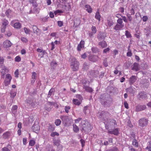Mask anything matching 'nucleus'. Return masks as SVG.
I'll return each instance as SVG.
<instances>
[{
    "label": "nucleus",
    "instance_id": "7ed1b4c3",
    "mask_svg": "<svg viewBox=\"0 0 151 151\" xmlns=\"http://www.w3.org/2000/svg\"><path fill=\"white\" fill-rule=\"evenodd\" d=\"M69 60L71 62L70 66L72 70L73 71L77 70L79 68V62L77 61L75 58L72 56L70 57Z\"/></svg>",
    "mask_w": 151,
    "mask_h": 151
},
{
    "label": "nucleus",
    "instance_id": "e433bc0d",
    "mask_svg": "<svg viewBox=\"0 0 151 151\" xmlns=\"http://www.w3.org/2000/svg\"><path fill=\"white\" fill-rule=\"evenodd\" d=\"M8 23L9 22L7 20L5 19H4L3 20V26H5L6 27V26L8 24Z\"/></svg>",
    "mask_w": 151,
    "mask_h": 151
},
{
    "label": "nucleus",
    "instance_id": "c85d7f7f",
    "mask_svg": "<svg viewBox=\"0 0 151 151\" xmlns=\"http://www.w3.org/2000/svg\"><path fill=\"white\" fill-rule=\"evenodd\" d=\"M29 1L30 4H32L33 6L35 7L37 6V4L36 0H29Z\"/></svg>",
    "mask_w": 151,
    "mask_h": 151
},
{
    "label": "nucleus",
    "instance_id": "2eb2a0df",
    "mask_svg": "<svg viewBox=\"0 0 151 151\" xmlns=\"http://www.w3.org/2000/svg\"><path fill=\"white\" fill-rule=\"evenodd\" d=\"M107 25L109 27H110L113 25L114 22L110 18H108L107 19Z\"/></svg>",
    "mask_w": 151,
    "mask_h": 151
},
{
    "label": "nucleus",
    "instance_id": "de8ad7c7",
    "mask_svg": "<svg viewBox=\"0 0 151 151\" xmlns=\"http://www.w3.org/2000/svg\"><path fill=\"white\" fill-rule=\"evenodd\" d=\"M70 109V106H65V112L67 113H68L69 112V110Z\"/></svg>",
    "mask_w": 151,
    "mask_h": 151
},
{
    "label": "nucleus",
    "instance_id": "f257e3e1",
    "mask_svg": "<svg viewBox=\"0 0 151 151\" xmlns=\"http://www.w3.org/2000/svg\"><path fill=\"white\" fill-rule=\"evenodd\" d=\"M98 114L100 117H103L104 118V123L106 129L110 130L115 128V126L116 125V121L114 120H111L106 118V116L109 115V113L103 111L101 113L99 112Z\"/></svg>",
    "mask_w": 151,
    "mask_h": 151
},
{
    "label": "nucleus",
    "instance_id": "5fc2aeb1",
    "mask_svg": "<svg viewBox=\"0 0 151 151\" xmlns=\"http://www.w3.org/2000/svg\"><path fill=\"white\" fill-rule=\"evenodd\" d=\"M125 32H126L125 35H126L127 37V38H129V37H131V34H130V33L128 31H126Z\"/></svg>",
    "mask_w": 151,
    "mask_h": 151
},
{
    "label": "nucleus",
    "instance_id": "c03bdc74",
    "mask_svg": "<svg viewBox=\"0 0 151 151\" xmlns=\"http://www.w3.org/2000/svg\"><path fill=\"white\" fill-rule=\"evenodd\" d=\"M33 29V32L34 33H37L38 31L37 30L38 29L37 27L36 26H33L32 27Z\"/></svg>",
    "mask_w": 151,
    "mask_h": 151
},
{
    "label": "nucleus",
    "instance_id": "ea45409f",
    "mask_svg": "<svg viewBox=\"0 0 151 151\" xmlns=\"http://www.w3.org/2000/svg\"><path fill=\"white\" fill-rule=\"evenodd\" d=\"M59 135V134L56 132H53L51 134L50 136L53 137L55 136H58Z\"/></svg>",
    "mask_w": 151,
    "mask_h": 151
},
{
    "label": "nucleus",
    "instance_id": "052dcab7",
    "mask_svg": "<svg viewBox=\"0 0 151 151\" xmlns=\"http://www.w3.org/2000/svg\"><path fill=\"white\" fill-rule=\"evenodd\" d=\"M142 19L144 22H146L148 20V18L146 16H144L142 18Z\"/></svg>",
    "mask_w": 151,
    "mask_h": 151
},
{
    "label": "nucleus",
    "instance_id": "5701e85b",
    "mask_svg": "<svg viewBox=\"0 0 151 151\" xmlns=\"http://www.w3.org/2000/svg\"><path fill=\"white\" fill-rule=\"evenodd\" d=\"M133 70H134L137 71L139 70L138 64L137 63H135L134 64L133 67L132 69Z\"/></svg>",
    "mask_w": 151,
    "mask_h": 151
},
{
    "label": "nucleus",
    "instance_id": "bb28decb",
    "mask_svg": "<svg viewBox=\"0 0 151 151\" xmlns=\"http://www.w3.org/2000/svg\"><path fill=\"white\" fill-rule=\"evenodd\" d=\"M17 105H14L12 106V111L13 114H15L17 112Z\"/></svg>",
    "mask_w": 151,
    "mask_h": 151
},
{
    "label": "nucleus",
    "instance_id": "774afa93",
    "mask_svg": "<svg viewBox=\"0 0 151 151\" xmlns=\"http://www.w3.org/2000/svg\"><path fill=\"white\" fill-rule=\"evenodd\" d=\"M11 11L10 10H8L6 11V12L5 14L8 17L9 15V14L11 13Z\"/></svg>",
    "mask_w": 151,
    "mask_h": 151
},
{
    "label": "nucleus",
    "instance_id": "473e14b6",
    "mask_svg": "<svg viewBox=\"0 0 151 151\" xmlns=\"http://www.w3.org/2000/svg\"><path fill=\"white\" fill-rule=\"evenodd\" d=\"M105 95V94H103L102 95H101V97L100 98H101L100 101L101 102V103L103 104H105V102H106V99H103V96Z\"/></svg>",
    "mask_w": 151,
    "mask_h": 151
},
{
    "label": "nucleus",
    "instance_id": "423d86ee",
    "mask_svg": "<svg viewBox=\"0 0 151 151\" xmlns=\"http://www.w3.org/2000/svg\"><path fill=\"white\" fill-rule=\"evenodd\" d=\"M139 122L140 126L144 127L147 124L148 120L144 118L141 119L139 120Z\"/></svg>",
    "mask_w": 151,
    "mask_h": 151
},
{
    "label": "nucleus",
    "instance_id": "a878e982",
    "mask_svg": "<svg viewBox=\"0 0 151 151\" xmlns=\"http://www.w3.org/2000/svg\"><path fill=\"white\" fill-rule=\"evenodd\" d=\"M53 143L55 145L58 147H60L62 148L61 145L60 146V142L59 140H54Z\"/></svg>",
    "mask_w": 151,
    "mask_h": 151
},
{
    "label": "nucleus",
    "instance_id": "ddd939ff",
    "mask_svg": "<svg viewBox=\"0 0 151 151\" xmlns=\"http://www.w3.org/2000/svg\"><path fill=\"white\" fill-rule=\"evenodd\" d=\"M81 23L80 19L79 18H76L74 21V25L76 27L78 26Z\"/></svg>",
    "mask_w": 151,
    "mask_h": 151
},
{
    "label": "nucleus",
    "instance_id": "412c9836",
    "mask_svg": "<svg viewBox=\"0 0 151 151\" xmlns=\"http://www.w3.org/2000/svg\"><path fill=\"white\" fill-rule=\"evenodd\" d=\"M11 146L9 145L6 147H5L2 149V151H11Z\"/></svg>",
    "mask_w": 151,
    "mask_h": 151
},
{
    "label": "nucleus",
    "instance_id": "2f4dec72",
    "mask_svg": "<svg viewBox=\"0 0 151 151\" xmlns=\"http://www.w3.org/2000/svg\"><path fill=\"white\" fill-rule=\"evenodd\" d=\"M89 67L88 64L86 63L85 62L83 63V68L84 70H87Z\"/></svg>",
    "mask_w": 151,
    "mask_h": 151
},
{
    "label": "nucleus",
    "instance_id": "e2e57ef3",
    "mask_svg": "<svg viewBox=\"0 0 151 151\" xmlns=\"http://www.w3.org/2000/svg\"><path fill=\"white\" fill-rule=\"evenodd\" d=\"M62 12H63L62 11L58 10L54 12V14L55 15H56L58 13H61Z\"/></svg>",
    "mask_w": 151,
    "mask_h": 151
},
{
    "label": "nucleus",
    "instance_id": "b1692460",
    "mask_svg": "<svg viewBox=\"0 0 151 151\" xmlns=\"http://www.w3.org/2000/svg\"><path fill=\"white\" fill-rule=\"evenodd\" d=\"M13 26L15 28L19 29L21 28V25L19 22H16L14 24Z\"/></svg>",
    "mask_w": 151,
    "mask_h": 151
},
{
    "label": "nucleus",
    "instance_id": "4be33fe9",
    "mask_svg": "<svg viewBox=\"0 0 151 151\" xmlns=\"http://www.w3.org/2000/svg\"><path fill=\"white\" fill-rule=\"evenodd\" d=\"M85 9L88 13H90L91 12L92 9L89 5H86L85 6Z\"/></svg>",
    "mask_w": 151,
    "mask_h": 151
},
{
    "label": "nucleus",
    "instance_id": "6e6d98bb",
    "mask_svg": "<svg viewBox=\"0 0 151 151\" xmlns=\"http://www.w3.org/2000/svg\"><path fill=\"white\" fill-rule=\"evenodd\" d=\"M21 40L24 42H28L27 40L24 37H22L21 38Z\"/></svg>",
    "mask_w": 151,
    "mask_h": 151
},
{
    "label": "nucleus",
    "instance_id": "f704fd0d",
    "mask_svg": "<svg viewBox=\"0 0 151 151\" xmlns=\"http://www.w3.org/2000/svg\"><path fill=\"white\" fill-rule=\"evenodd\" d=\"M95 17V18L98 19L99 21L100 20L101 15L99 12H96Z\"/></svg>",
    "mask_w": 151,
    "mask_h": 151
},
{
    "label": "nucleus",
    "instance_id": "0eeeda50",
    "mask_svg": "<svg viewBox=\"0 0 151 151\" xmlns=\"http://www.w3.org/2000/svg\"><path fill=\"white\" fill-rule=\"evenodd\" d=\"M146 108L145 105H138L136 106L135 111L137 112L142 111L145 109Z\"/></svg>",
    "mask_w": 151,
    "mask_h": 151
},
{
    "label": "nucleus",
    "instance_id": "8fccbe9b",
    "mask_svg": "<svg viewBox=\"0 0 151 151\" xmlns=\"http://www.w3.org/2000/svg\"><path fill=\"white\" fill-rule=\"evenodd\" d=\"M128 148L130 151H137L136 149H134L132 146H129Z\"/></svg>",
    "mask_w": 151,
    "mask_h": 151
},
{
    "label": "nucleus",
    "instance_id": "49530a36",
    "mask_svg": "<svg viewBox=\"0 0 151 151\" xmlns=\"http://www.w3.org/2000/svg\"><path fill=\"white\" fill-rule=\"evenodd\" d=\"M91 50L93 52L96 53L98 51V49L97 48L94 47L92 48Z\"/></svg>",
    "mask_w": 151,
    "mask_h": 151
},
{
    "label": "nucleus",
    "instance_id": "c9c22d12",
    "mask_svg": "<svg viewBox=\"0 0 151 151\" xmlns=\"http://www.w3.org/2000/svg\"><path fill=\"white\" fill-rule=\"evenodd\" d=\"M148 146L146 148V149H148V151H151V141L148 142Z\"/></svg>",
    "mask_w": 151,
    "mask_h": 151
},
{
    "label": "nucleus",
    "instance_id": "c756f323",
    "mask_svg": "<svg viewBox=\"0 0 151 151\" xmlns=\"http://www.w3.org/2000/svg\"><path fill=\"white\" fill-rule=\"evenodd\" d=\"M73 103L76 105H79L81 104L80 102L77 99H74L73 100Z\"/></svg>",
    "mask_w": 151,
    "mask_h": 151
},
{
    "label": "nucleus",
    "instance_id": "a18cd8bd",
    "mask_svg": "<svg viewBox=\"0 0 151 151\" xmlns=\"http://www.w3.org/2000/svg\"><path fill=\"white\" fill-rule=\"evenodd\" d=\"M1 74L2 75V78H4V75L6 74V70L4 69H2L1 71Z\"/></svg>",
    "mask_w": 151,
    "mask_h": 151
},
{
    "label": "nucleus",
    "instance_id": "58836bf2",
    "mask_svg": "<svg viewBox=\"0 0 151 151\" xmlns=\"http://www.w3.org/2000/svg\"><path fill=\"white\" fill-rule=\"evenodd\" d=\"M61 123V121L60 119H57L55 120V124L56 126L59 125Z\"/></svg>",
    "mask_w": 151,
    "mask_h": 151
},
{
    "label": "nucleus",
    "instance_id": "bf43d9fd",
    "mask_svg": "<svg viewBox=\"0 0 151 151\" xmlns=\"http://www.w3.org/2000/svg\"><path fill=\"white\" fill-rule=\"evenodd\" d=\"M10 94L11 95V97L12 98H14L16 96V93L15 92H11Z\"/></svg>",
    "mask_w": 151,
    "mask_h": 151
},
{
    "label": "nucleus",
    "instance_id": "603ef678",
    "mask_svg": "<svg viewBox=\"0 0 151 151\" xmlns=\"http://www.w3.org/2000/svg\"><path fill=\"white\" fill-rule=\"evenodd\" d=\"M45 109L46 110L48 111H50L51 109L50 106L47 105V104L45 106Z\"/></svg>",
    "mask_w": 151,
    "mask_h": 151
},
{
    "label": "nucleus",
    "instance_id": "7c9ffc66",
    "mask_svg": "<svg viewBox=\"0 0 151 151\" xmlns=\"http://www.w3.org/2000/svg\"><path fill=\"white\" fill-rule=\"evenodd\" d=\"M10 133L9 132H6L3 134V138L4 139H6L10 136Z\"/></svg>",
    "mask_w": 151,
    "mask_h": 151
},
{
    "label": "nucleus",
    "instance_id": "4468645a",
    "mask_svg": "<svg viewBox=\"0 0 151 151\" xmlns=\"http://www.w3.org/2000/svg\"><path fill=\"white\" fill-rule=\"evenodd\" d=\"M137 79L136 77L134 76H132L130 78L129 82L130 84H133L136 81Z\"/></svg>",
    "mask_w": 151,
    "mask_h": 151
},
{
    "label": "nucleus",
    "instance_id": "13d9d810",
    "mask_svg": "<svg viewBox=\"0 0 151 151\" xmlns=\"http://www.w3.org/2000/svg\"><path fill=\"white\" fill-rule=\"evenodd\" d=\"M107 61L106 59L104 60V62H103V65L106 67H107L108 65V63H107Z\"/></svg>",
    "mask_w": 151,
    "mask_h": 151
},
{
    "label": "nucleus",
    "instance_id": "864d4df0",
    "mask_svg": "<svg viewBox=\"0 0 151 151\" xmlns=\"http://www.w3.org/2000/svg\"><path fill=\"white\" fill-rule=\"evenodd\" d=\"M117 22L119 24H123L122 19L121 18H119L117 21Z\"/></svg>",
    "mask_w": 151,
    "mask_h": 151
},
{
    "label": "nucleus",
    "instance_id": "4d7b16f0",
    "mask_svg": "<svg viewBox=\"0 0 151 151\" xmlns=\"http://www.w3.org/2000/svg\"><path fill=\"white\" fill-rule=\"evenodd\" d=\"M21 58L19 56H17L15 58V60L16 61L19 62L21 60Z\"/></svg>",
    "mask_w": 151,
    "mask_h": 151
},
{
    "label": "nucleus",
    "instance_id": "f03ea898",
    "mask_svg": "<svg viewBox=\"0 0 151 151\" xmlns=\"http://www.w3.org/2000/svg\"><path fill=\"white\" fill-rule=\"evenodd\" d=\"M80 126L82 128V131H84L87 132L90 131L92 128L91 124L85 120L81 121Z\"/></svg>",
    "mask_w": 151,
    "mask_h": 151
},
{
    "label": "nucleus",
    "instance_id": "09e8293b",
    "mask_svg": "<svg viewBox=\"0 0 151 151\" xmlns=\"http://www.w3.org/2000/svg\"><path fill=\"white\" fill-rule=\"evenodd\" d=\"M24 30L26 34H30V30L29 29H27V28L24 27Z\"/></svg>",
    "mask_w": 151,
    "mask_h": 151
},
{
    "label": "nucleus",
    "instance_id": "6ab92c4d",
    "mask_svg": "<svg viewBox=\"0 0 151 151\" xmlns=\"http://www.w3.org/2000/svg\"><path fill=\"white\" fill-rule=\"evenodd\" d=\"M51 68L54 69L57 66V63L55 61H53L50 63Z\"/></svg>",
    "mask_w": 151,
    "mask_h": 151
},
{
    "label": "nucleus",
    "instance_id": "4c0bfd02",
    "mask_svg": "<svg viewBox=\"0 0 151 151\" xmlns=\"http://www.w3.org/2000/svg\"><path fill=\"white\" fill-rule=\"evenodd\" d=\"M54 91V89L53 88H51L49 91V93L48 95V97H50L52 93Z\"/></svg>",
    "mask_w": 151,
    "mask_h": 151
},
{
    "label": "nucleus",
    "instance_id": "a211bd4d",
    "mask_svg": "<svg viewBox=\"0 0 151 151\" xmlns=\"http://www.w3.org/2000/svg\"><path fill=\"white\" fill-rule=\"evenodd\" d=\"M98 45L102 48H104L107 46V44L105 41H102L99 43Z\"/></svg>",
    "mask_w": 151,
    "mask_h": 151
},
{
    "label": "nucleus",
    "instance_id": "20e7f679",
    "mask_svg": "<svg viewBox=\"0 0 151 151\" xmlns=\"http://www.w3.org/2000/svg\"><path fill=\"white\" fill-rule=\"evenodd\" d=\"M138 99L139 100L142 99H145L147 98V93L144 91H140L138 93L137 96Z\"/></svg>",
    "mask_w": 151,
    "mask_h": 151
},
{
    "label": "nucleus",
    "instance_id": "1a4fd4ad",
    "mask_svg": "<svg viewBox=\"0 0 151 151\" xmlns=\"http://www.w3.org/2000/svg\"><path fill=\"white\" fill-rule=\"evenodd\" d=\"M106 36L105 33L100 32L98 34L97 38L100 41L104 39Z\"/></svg>",
    "mask_w": 151,
    "mask_h": 151
},
{
    "label": "nucleus",
    "instance_id": "cd10ccee",
    "mask_svg": "<svg viewBox=\"0 0 151 151\" xmlns=\"http://www.w3.org/2000/svg\"><path fill=\"white\" fill-rule=\"evenodd\" d=\"M55 129V127L54 125H52L49 124V126L48 128V130L50 132L54 131Z\"/></svg>",
    "mask_w": 151,
    "mask_h": 151
},
{
    "label": "nucleus",
    "instance_id": "37998d69",
    "mask_svg": "<svg viewBox=\"0 0 151 151\" xmlns=\"http://www.w3.org/2000/svg\"><path fill=\"white\" fill-rule=\"evenodd\" d=\"M91 30L93 33L94 34H95L96 32V27L92 26L91 27Z\"/></svg>",
    "mask_w": 151,
    "mask_h": 151
},
{
    "label": "nucleus",
    "instance_id": "72a5a7b5",
    "mask_svg": "<svg viewBox=\"0 0 151 151\" xmlns=\"http://www.w3.org/2000/svg\"><path fill=\"white\" fill-rule=\"evenodd\" d=\"M132 145L135 147H137L138 146V143L135 139H134L132 141Z\"/></svg>",
    "mask_w": 151,
    "mask_h": 151
},
{
    "label": "nucleus",
    "instance_id": "9b49d317",
    "mask_svg": "<svg viewBox=\"0 0 151 151\" xmlns=\"http://www.w3.org/2000/svg\"><path fill=\"white\" fill-rule=\"evenodd\" d=\"M98 57L96 55H91L89 57V60L93 62H96L98 59Z\"/></svg>",
    "mask_w": 151,
    "mask_h": 151
},
{
    "label": "nucleus",
    "instance_id": "79ce46f5",
    "mask_svg": "<svg viewBox=\"0 0 151 151\" xmlns=\"http://www.w3.org/2000/svg\"><path fill=\"white\" fill-rule=\"evenodd\" d=\"M35 144V142L34 140H31L29 141V145L31 146H34Z\"/></svg>",
    "mask_w": 151,
    "mask_h": 151
},
{
    "label": "nucleus",
    "instance_id": "3c124183",
    "mask_svg": "<svg viewBox=\"0 0 151 151\" xmlns=\"http://www.w3.org/2000/svg\"><path fill=\"white\" fill-rule=\"evenodd\" d=\"M36 74L35 72H34L32 73V79H33V80L32 81H35V79L36 77Z\"/></svg>",
    "mask_w": 151,
    "mask_h": 151
},
{
    "label": "nucleus",
    "instance_id": "f3484780",
    "mask_svg": "<svg viewBox=\"0 0 151 151\" xmlns=\"http://www.w3.org/2000/svg\"><path fill=\"white\" fill-rule=\"evenodd\" d=\"M124 26L123 24H117L114 27V29L116 30H120L122 29Z\"/></svg>",
    "mask_w": 151,
    "mask_h": 151
},
{
    "label": "nucleus",
    "instance_id": "69168bd1",
    "mask_svg": "<svg viewBox=\"0 0 151 151\" xmlns=\"http://www.w3.org/2000/svg\"><path fill=\"white\" fill-rule=\"evenodd\" d=\"M109 47H107L104 50L103 52L104 53H106L107 52H109Z\"/></svg>",
    "mask_w": 151,
    "mask_h": 151
},
{
    "label": "nucleus",
    "instance_id": "393cba45",
    "mask_svg": "<svg viewBox=\"0 0 151 151\" xmlns=\"http://www.w3.org/2000/svg\"><path fill=\"white\" fill-rule=\"evenodd\" d=\"M73 130L75 132H78L79 130L78 127L75 124H73Z\"/></svg>",
    "mask_w": 151,
    "mask_h": 151
},
{
    "label": "nucleus",
    "instance_id": "680f3d73",
    "mask_svg": "<svg viewBox=\"0 0 151 151\" xmlns=\"http://www.w3.org/2000/svg\"><path fill=\"white\" fill-rule=\"evenodd\" d=\"M14 75L16 77H18L19 75V72L18 70H17L14 72Z\"/></svg>",
    "mask_w": 151,
    "mask_h": 151
},
{
    "label": "nucleus",
    "instance_id": "a19ab883",
    "mask_svg": "<svg viewBox=\"0 0 151 151\" xmlns=\"http://www.w3.org/2000/svg\"><path fill=\"white\" fill-rule=\"evenodd\" d=\"M126 15L128 19L129 20V21L130 22H131L132 21V17H131V16L130 14L127 13V14Z\"/></svg>",
    "mask_w": 151,
    "mask_h": 151
},
{
    "label": "nucleus",
    "instance_id": "aec40b11",
    "mask_svg": "<svg viewBox=\"0 0 151 151\" xmlns=\"http://www.w3.org/2000/svg\"><path fill=\"white\" fill-rule=\"evenodd\" d=\"M84 41H81L79 44L78 45L77 47V50L78 51H80L81 49L84 47Z\"/></svg>",
    "mask_w": 151,
    "mask_h": 151
},
{
    "label": "nucleus",
    "instance_id": "dca6fc26",
    "mask_svg": "<svg viewBox=\"0 0 151 151\" xmlns=\"http://www.w3.org/2000/svg\"><path fill=\"white\" fill-rule=\"evenodd\" d=\"M83 88L85 89L86 91L89 92H92L93 91L91 88L87 86L84 85L83 87Z\"/></svg>",
    "mask_w": 151,
    "mask_h": 151
},
{
    "label": "nucleus",
    "instance_id": "39448f33",
    "mask_svg": "<svg viewBox=\"0 0 151 151\" xmlns=\"http://www.w3.org/2000/svg\"><path fill=\"white\" fill-rule=\"evenodd\" d=\"M12 79V77L10 74H8L6 75V78L4 82L5 86H7L10 83Z\"/></svg>",
    "mask_w": 151,
    "mask_h": 151
},
{
    "label": "nucleus",
    "instance_id": "0e129e2a",
    "mask_svg": "<svg viewBox=\"0 0 151 151\" xmlns=\"http://www.w3.org/2000/svg\"><path fill=\"white\" fill-rule=\"evenodd\" d=\"M58 26L60 27L62 26L63 24V22L61 21H58Z\"/></svg>",
    "mask_w": 151,
    "mask_h": 151
},
{
    "label": "nucleus",
    "instance_id": "338daca9",
    "mask_svg": "<svg viewBox=\"0 0 151 151\" xmlns=\"http://www.w3.org/2000/svg\"><path fill=\"white\" fill-rule=\"evenodd\" d=\"M81 119H82L81 118H79L78 119H75V123H79Z\"/></svg>",
    "mask_w": 151,
    "mask_h": 151
},
{
    "label": "nucleus",
    "instance_id": "f8f14e48",
    "mask_svg": "<svg viewBox=\"0 0 151 151\" xmlns=\"http://www.w3.org/2000/svg\"><path fill=\"white\" fill-rule=\"evenodd\" d=\"M108 133L110 134H114L115 135H117L119 133L118 129H115L113 130H109Z\"/></svg>",
    "mask_w": 151,
    "mask_h": 151
},
{
    "label": "nucleus",
    "instance_id": "9d476101",
    "mask_svg": "<svg viewBox=\"0 0 151 151\" xmlns=\"http://www.w3.org/2000/svg\"><path fill=\"white\" fill-rule=\"evenodd\" d=\"M12 43L9 40H5L3 43V46L4 47L7 48L10 47L12 45Z\"/></svg>",
    "mask_w": 151,
    "mask_h": 151
},
{
    "label": "nucleus",
    "instance_id": "6e6552de",
    "mask_svg": "<svg viewBox=\"0 0 151 151\" xmlns=\"http://www.w3.org/2000/svg\"><path fill=\"white\" fill-rule=\"evenodd\" d=\"M32 128L34 132L37 133L40 129L39 124L38 123L34 124Z\"/></svg>",
    "mask_w": 151,
    "mask_h": 151
}]
</instances>
